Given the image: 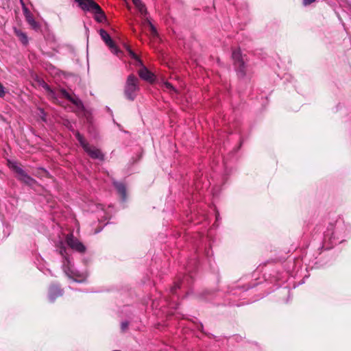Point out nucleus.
<instances>
[{
	"mask_svg": "<svg viewBox=\"0 0 351 351\" xmlns=\"http://www.w3.org/2000/svg\"><path fill=\"white\" fill-rule=\"evenodd\" d=\"M58 250L62 257V269L64 274L74 282H83L88 277L86 272L80 273L76 271L71 263L70 257L67 253V250L62 241H60L57 245Z\"/></svg>",
	"mask_w": 351,
	"mask_h": 351,
	"instance_id": "nucleus-1",
	"label": "nucleus"
},
{
	"mask_svg": "<svg viewBox=\"0 0 351 351\" xmlns=\"http://www.w3.org/2000/svg\"><path fill=\"white\" fill-rule=\"evenodd\" d=\"M232 58L234 69L239 77H244L247 72L245 56H243L240 49H235L232 51Z\"/></svg>",
	"mask_w": 351,
	"mask_h": 351,
	"instance_id": "nucleus-2",
	"label": "nucleus"
},
{
	"mask_svg": "<svg viewBox=\"0 0 351 351\" xmlns=\"http://www.w3.org/2000/svg\"><path fill=\"white\" fill-rule=\"evenodd\" d=\"M139 90L138 80L134 75H130L124 87V95L126 99L134 100Z\"/></svg>",
	"mask_w": 351,
	"mask_h": 351,
	"instance_id": "nucleus-3",
	"label": "nucleus"
},
{
	"mask_svg": "<svg viewBox=\"0 0 351 351\" xmlns=\"http://www.w3.org/2000/svg\"><path fill=\"white\" fill-rule=\"evenodd\" d=\"M75 137L80 143V145L83 147L84 151L94 159L104 160V155L101 151L95 147H90L84 138L78 132H75Z\"/></svg>",
	"mask_w": 351,
	"mask_h": 351,
	"instance_id": "nucleus-4",
	"label": "nucleus"
},
{
	"mask_svg": "<svg viewBox=\"0 0 351 351\" xmlns=\"http://www.w3.org/2000/svg\"><path fill=\"white\" fill-rule=\"evenodd\" d=\"M9 167L16 173L17 178L27 185L32 186L36 183V180L28 176L16 162H9Z\"/></svg>",
	"mask_w": 351,
	"mask_h": 351,
	"instance_id": "nucleus-5",
	"label": "nucleus"
},
{
	"mask_svg": "<svg viewBox=\"0 0 351 351\" xmlns=\"http://www.w3.org/2000/svg\"><path fill=\"white\" fill-rule=\"evenodd\" d=\"M66 243L73 250L80 254H84L86 250V246L72 234L66 235Z\"/></svg>",
	"mask_w": 351,
	"mask_h": 351,
	"instance_id": "nucleus-6",
	"label": "nucleus"
},
{
	"mask_svg": "<svg viewBox=\"0 0 351 351\" xmlns=\"http://www.w3.org/2000/svg\"><path fill=\"white\" fill-rule=\"evenodd\" d=\"M99 35L111 51L118 55L121 51L117 48L108 33L103 29L99 30Z\"/></svg>",
	"mask_w": 351,
	"mask_h": 351,
	"instance_id": "nucleus-7",
	"label": "nucleus"
},
{
	"mask_svg": "<svg viewBox=\"0 0 351 351\" xmlns=\"http://www.w3.org/2000/svg\"><path fill=\"white\" fill-rule=\"evenodd\" d=\"M84 10L91 11L95 10H99V5L93 0H75Z\"/></svg>",
	"mask_w": 351,
	"mask_h": 351,
	"instance_id": "nucleus-8",
	"label": "nucleus"
},
{
	"mask_svg": "<svg viewBox=\"0 0 351 351\" xmlns=\"http://www.w3.org/2000/svg\"><path fill=\"white\" fill-rule=\"evenodd\" d=\"M62 294L63 290L59 286L52 285L49 287L48 298L51 302H53L57 298L62 296Z\"/></svg>",
	"mask_w": 351,
	"mask_h": 351,
	"instance_id": "nucleus-9",
	"label": "nucleus"
},
{
	"mask_svg": "<svg viewBox=\"0 0 351 351\" xmlns=\"http://www.w3.org/2000/svg\"><path fill=\"white\" fill-rule=\"evenodd\" d=\"M23 11L25 19H26L27 22L28 23V24L32 27V28L33 29H34L36 31L38 30L40 27V25L38 22H36L34 20L33 15L29 11V10L26 7L23 6Z\"/></svg>",
	"mask_w": 351,
	"mask_h": 351,
	"instance_id": "nucleus-10",
	"label": "nucleus"
},
{
	"mask_svg": "<svg viewBox=\"0 0 351 351\" xmlns=\"http://www.w3.org/2000/svg\"><path fill=\"white\" fill-rule=\"evenodd\" d=\"M138 75L143 80L149 82L154 81V74L149 71L145 66H143L138 71Z\"/></svg>",
	"mask_w": 351,
	"mask_h": 351,
	"instance_id": "nucleus-11",
	"label": "nucleus"
},
{
	"mask_svg": "<svg viewBox=\"0 0 351 351\" xmlns=\"http://www.w3.org/2000/svg\"><path fill=\"white\" fill-rule=\"evenodd\" d=\"M61 93V95L65 97V98H67L68 99H69L73 104H75L77 108L78 109H83L84 108V106H83V104L82 102V101L77 98V97H71L70 96V95L65 90H62L60 91Z\"/></svg>",
	"mask_w": 351,
	"mask_h": 351,
	"instance_id": "nucleus-12",
	"label": "nucleus"
},
{
	"mask_svg": "<svg viewBox=\"0 0 351 351\" xmlns=\"http://www.w3.org/2000/svg\"><path fill=\"white\" fill-rule=\"evenodd\" d=\"M114 186H115L118 193L120 194L122 200L125 201L126 199L125 186L123 183L118 182H114Z\"/></svg>",
	"mask_w": 351,
	"mask_h": 351,
	"instance_id": "nucleus-13",
	"label": "nucleus"
},
{
	"mask_svg": "<svg viewBox=\"0 0 351 351\" xmlns=\"http://www.w3.org/2000/svg\"><path fill=\"white\" fill-rule=\"evenodd\" d=\"M134 5L140 12L141 16H144L147 14V8L145 4L141 1V0H136V1H134Z\"/></svg>",
	"mask_w": 351,
	"mask_h": 351,
	"instance_id": "nucleus-14",
	"label": "nucleus"
},
{
	"mask_svg": "<svg viewBox=\"0 0 351 351\" xmlns=\"http://www.w3.org/2000/svg\"><path fill=\"white\" fill-rule=\"evenodd\" d=\"M134 5L140 12L141 16H144L147 14V8L145 4L141 1V0H136V1H134Z\"/></svg>",
	"mask_w": 351,
	"mask_h": 351,
	"instance_id": "nucleus-15",
	"label": "nucleus"
},
{
	"mask_svg": "<svg viewBox=\"0 0 351 351\" xmlns=\"http://www.w3.org/2000/svg\"><path fill=\"white\" fill-rule=\"evenodd\" d=\"M162 87L165 91H167L171 94L178 93V90L168 82H164Z\"/></svg>",
	"mask_w": 351,
	"mask_h": 351,
	"instance_id": "nucleus-16",
	"label": "nucleus"
},
{
	"mask_svg": "<svg viewBox=\"0 0 351 351\" xmlns=\"http://www.w3.org/2000/svg\"><path fill=\"white\" fill-rule=\"evenodd\" d=\"M99 10H95L93 11V13L95 14V19L96 21H97L98 22H102L105 18H106V16H105V14L104 12L102 11L101 8L99 7Z\"/></svg>",
	"mask_w": 351,
	"mask_h": 351,
	"instance_id": "nucleus-17",
	"label": "nucleus"
},
{
	"mask_svg": "<svg viewBox=\"0 0 351 351\" xmlns=\"http://www.w3.org/2000/svg\"><path fill=\"white\" fill-rule=\"evenodd\" d=\"M43 88L45 89V90L47 92V94H48V96L52 99H54V100H56L57 99V97H56V93L52 90L49 86L47 84H44L43 85Z\"/></svg>",
	"mask_w": 351,
	"mask_h": 351,
	"instance_id": "nucleus-18",
	"label": "nucleus"
},
{
	"mask_svg": "<svg viewBox=\"0 0 351 351\" xmlns=\"http://www.w3.org/2000/svg\"><path fill=\"white\" fill-rule=\"evenodd\" d=\"M14 32H15L16 35L19 38L20 40L23 44L25 45L27 43V42H28L27 36L25 33H23L21 31L18 30L16 29H15Z\"/></svg>",
	"mask_w": 351,
	"mask_h": 351,
	"instance_id": "nucleus-19",
	"label": "nucleus"
},
{
	"mask_svg": "<svg viewBox=\"0 0 351 351\" xmlns=\"http://www.w3.org/2000/svg\"><path fill=\"white\" fill-rule=\"evenodd\" d=\"M148 27L149 28L151 35L152 36H157L156 29V27L154 26V25L151 22H149V26Z\"/></svg>",
	"mask_w": 351,
	"mask_h": 351,
	"instance_id": "nucleus-20",
	"label": "nucleus"
},
{
	"mask_svg": "<svg viewBox=\"0 0 351 351\" xmlns=\"http://www.w3.org/2000/svg\"><path fill=\"white\" fill-rule=\"evenodd\" d=\"M38 116H39L40 117V119H42L43 121L44 122H47V119H46V114L45 112H44L43 109L42 108H38Z\"/></svg>",
	"mask_w": 351,
	"mask_h": 351,
	"instance_id": "nucleus-21",
	"label": "nucleus"
},
{
	"mask_svg": "<svg viewBox=\"0 0 351 351\" xmlns=\"http://www.w3.org/2000/svg\"><path fill=\"white\" fill-rule=\"evenodd\" d=\"M128 326H129L128 322H121V329L122 332L126 331L128 330Z\"/></svg>",
	"mask_w": 351,
	"mask_h": 351,
	"instance_id": "nucleus-22",
	"label": "nucleus"
},
{
	"mask_svg": "<svg viewBox=\"0 0 351 351\" xmlns=\"http://www.w3.org/2000/svg\"><path fill=\"white\" fill-rule=\"evenodd\" d=\"M142 19H143L142 25H143V26H145V25L149 26V22H151V21L147 17V15L144 16H142Z\"/></svg>",
	"mask_w": 351,
	"mask_h": 351,
	"instance_id": "nucleus-23",
	"label": "nucleus"
},
{
	"mask_svg": "<svg viewBox=\"0 0 351 351\" xmlns=\"http://www.w3.org/2000/svg\"><path fill=\"white\" fill-rule=\"evenodd\" d=\"M5 95V90L4 87L3 85L0 83V97H3Z\"/></svg>",
	"mask_w": 351,
	"mask_h": 351,
	"instance_id": "nucleus-24",
	"label": "nucleus"
},
{
	"mask_svg": "<svg viewBox=\"0 0 351 351\" xmlns=\"http://www.w3.org/2000/svg\"><path fill=\"white\" fill-rule=\"evenodd\" d=\"M315 0H303V4L304 5H308L314 2Z\"/></svg>",
	"mask_w": 351,
	"mask_h": 351,
	"instance_id": "nucleus-25",
	"label": "nucleus"
},
{
	"mask_svg": "<svg viewBox=\"0 0 351 351\" xmlns=\"http://www.w3.org/2000/svg\"><path fill=\"white\" fill-rule=\"evenodd\" d=\"M180 287V285H175L171 289V291L172 293H176V289L177 288H179Z\"/></svg>",
	"mask_w": 351,
	"mask_h": 351,
	"instance_id": "nucleus-26",
	"label": "nucleus"
},
{
	"mask_svg": "<svg viewBox=\"0 0 351 351\" xmlns=\"http://www.w3.org/2000/svg\"><path fill=\"white\" fill-rule=\"evenodd\" d=\"M132 1L133 3L134 4V1H135V0H132Z\"/></svg>",
	"mask_w": 351,
	"mask_h": 351,
	"instance_id": "nucleus-27",
	"label": "nucleus"
}]
</instances>
